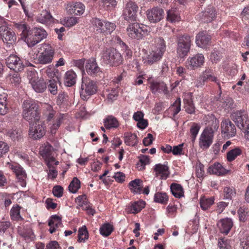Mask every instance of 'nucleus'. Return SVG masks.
<instances>
[{
	"instance_id": "f257e3e1",
	"label": "nucleus",
	"mask_w": 249,
	"mask_h": 249,
	"mask_svg": "<svg viewBox=\"0 0 249 249\" xmlns=\"http://www.w3.org/2000/svg\"><path fill=\"white\" fill-rule=\"evenodd\" d=\"M15 27L20 33L21 39L27 43L28 47H34L38 43L34 28H31L27 24L21 22L16 23Z\"/></svg>"
},
{
	"instance_id": "f03ea898",
	"label": "nucleus",
	"mask_w": 249,
	"mask_h": 249,
	"mask_svg": "<svg viewBox=\"0 0 249 249\" xmlns=\"http://www.w3.org/2000/svg\"><path fill=\"white\" fill-rule=\"evenodd\" d=\"M23 118L29 123L38 122L40 115L38 111V106L35 101L25 100L22 105Z\"/></svg>"
},
{
	"instance_id": "7ed1b4c3",
	"label": "nucleus",
	"mask_w": 249,
	"mask_h": 249,
	"mask_svg": "<svg viewBox=\"0 0 249 249\" xmlns=\"http://www.w3.org/2000/svg\"><path fill=\"white\" fill-rule=\"evenodd\" d=\"M156 49L149 53L145 58L143 59L144 63L152 65L159 61L162 57L165 50L164 40L161 37L155 39Z\"/></svg>"
},
{
	"instance_id": "20e7f679",
	"label": "nucleus",
	"mask_w": 249,
	"mask_h": 249,
	"mask_svg": "<svg viewBox=\"0 0 249 249\" xmlns=\"http://www.w3.org/2000/svg\"><path fill=\"white\" fill-rule=\"evenodd\" d=\"M97 90L96 82L89 78H83L80 90V97L82 99L87 100L90 96L95 94Z\"/></svg>"
},
{
	"instance_id": "39448f33",
	"label": "nucleus",
	"mask_w": 249,
	"mask_h": 249,
	"mask_svg": "<svg viewBox=\"0 0 249 249\" xmlns=\"http://www.w3.org/2000/svg\"><path fill=\"white\" fill-rule=\"evenodd\" d=\"M102 58L106 64L112 66H118L123 61L121 53L114 48L108 49L104 51Z\"/></svg>"
},
{
	"instance_id": "423d86ee",
	"label": "nucleus",
	"mask_w": 249,
	"mask_h": 249,
	"mask_svg": "<svg viewBox=\"0 0 249 249\" xmlns=\"http://www.w3.org/2000/svg\"><path fill=\"white\" fill-rule=\"evenodd\" d=\"M128 36L132 39L140 40L147 34L146 27L135 22L128 25L126 29Z\"/></svg>"
},
{
	"instance_id": "0eeeda50",
	"label": "nucleus",
	"mask_w": 249,
	"mask_h": 249,
	"mask_svg": "<svg viewBox=\"0 0 249 249\" xmlns=\"http://www.w3.org/2000/svg\"><path fill=\"white\" fill-rule=\"evenodd\" d=\"M16 39L15 33L7 26L3 19L0 18V40L4 43L12 44Z\"/></svg>"
},
{
	"instance_id": "6e6552de",
	"label": "nucleus",
	"mask_w": 249,
	"mask_h": 249,
	"mask_svg": "<svg viewBox=\"0 0 249 249\" xmlns=\"http://www.w3.org/2000/svg\"><path fill=\"white\" fill-rule=\"evenodd\" d=\"M42 52L40 53L38 61L40 64H47L52 62L54 54L53 48L49 44L45 43L42 45Z\"/></svg>"
},
{
	"instance_id": "1a4fd4ad",
	"label": "nucleus",
	"mask_w": 249,
	"mask_h": 249,
	"mask_svg": "<svg viewBox=\"0 0 249 249\" xmlns=\"http://www.w3.org/2000/svg\"><path fill=\"white\" fill-rule=\"evenodd\" d=\"M191 37L184 35L178 37V39L177 53L179 56L183 58L187 55L191 47Z\"/></svg>"
},
{
	"instance_id": "9d476101",
	"label": "nucleus",
	"mask_w": 249,
	"mask_h": 249,
	"mask_svg": "<svg viewBox=\"0 0 249 249\" xmlns=\"http://www.w3.org/2000/svg\"><path fill=\"white\" fill-rule=\"evenodd\" d=\"M30 124L29 131V136L34 140H38L41 138L46 133L44 124L38 122Z\"/></svg>"
},
{
	"instance_id": "9b49d317",
	"label": "nucleus",
	"mask_w": 249,
	"mask_h": 249,
	"mask_svg": "<svg viewBox=\"0 0 249 249\" xmlns=\"http://www.w3.org/2000/svg\"><path fill=\"white\" fill-rule=\"evenodd\" d=\"M36 73L35 71H30L28 77L33 89L38 93L43 92L46 89V83L43 80H38L36 78Z\"/></svg>"
},
{
	"instance_id": "f8f14e48",
	"label": "nucleus",
	"mask_w": 249,
	"mask_h": 249,
	"mask_svg": "<svg viewBox=\"0 0 249 249\" xmlns=\"http://www.w3.org/2000/svg\"><path fill=\"white\" fill-rule=\"evenodd\" d=\"M138 6L133 1L129 0L126 4L124 10L123 16L125 20L134 21L136 20V14Z\"/></svg>"
},
{
	"instance_id": "ddd939ff",
	"label": "nucleus",
	"mask_w": 249,
	"mask_h": 249,
	"mask_svg": "<svg viewBox=\"0 0 249 249\" xmlns=\"http://www.w3.org/2000/svg\"><path fill=\"white\" fill-rule=\"evenodd\" d=\"M7 67L16 72L21 71L24 68V65L21 59L16 55L11 54L6 59Z\"/></svg>"
},
{
	"instance_id": "4468645a",
	"label": "nucleus",
	"mask_w": 249,
	"mask_h": 249,
	"mask_svg": "<svg viewBox=\"0 0 249 249\" xmlns=\"http://www.w3.org/2000/svg\"><path fill=\"white\" fill-rule=\"evenodd\" d=\"M148 19L151 23H157L163 19L164 16L163 10L158 7H155L146 12Z\"/></svg>"
},
{
	"instance_id": "2eb2a0df",
	"label": "nucleus",
	"mask_w": 249,
	"mask_h": 249,
	"mask_svg": "<svg viewBox=\"0 0 249 249\" xmlns=\"http://www.w3.org/2000/svg\"><path fill=\"white\" fill-rule=\"evenodd\" d=\"M231 119L240 129H244L248 121V115L244 110L235 112L231 114Z\"/></svg>"
},
{
	"instance_id": "dca6fc26",
	"label": "nucleus",
	"mask_w": 249,
	"mask_h": 249,
	"mask_svg": "<svg viewBox=\"0 0 249 249\" xmlns=\"http://www.w3.org/2000/svg\"><path fill=\"white\" fill-rule=\"evenodd\" d=\"M222 134H224L229 138L233 137L236 134V129L234 124L229 119H226L222 121L221 124Z\"/></svg>"
},
{
	"instance_id": "f3484780",
	"label": "nucleus",
	"mask_w": 249,
	"mask_h": 249,
	"mask_svg": "<svg viewBox=\"0 0 249 249\" xmlns=\"http://www.w3.org/2000/svg\"><path fill=\"white\" fill-rule=\"evenodd\" d=\"M213 138V134L204 129L199 138V145L201 148L206 149L212 144Z\"/></svg>"
},
{
	"instance_id": "a211bd4d",
	"label": "nucleus",
	"mask_w": 249,
	"mask_h": 249,
	"mask_svg": "<svg viewBox=\"0 0 249 249\" xmlns=\"http://www.w3.org/2000/svg\"><path fill=\"white\" fill-rule=\"evenodd\" d=\"M204 62V57L202 54L198 53L192 57H189L187 61V66L192 69L201 67Z\"/></svg>"
},
{
	"instance_id": "6ab92c4d",
	"label": "nucleus",
	"mask_w": 249,
	"mask_h": 249,
	"mask_svg": "<svg viewBox=\"0 0 249 249\" xmlns=\"http://www.w3.org/2000/svg\"><path fill=\"white\" fill-rule=\"evenodd\" d=\"M206 80L214 82L216 83L218 85H219V83L217 77L213 75V72L210 70H206L204 72L203 76L199 77V79L197 81L196 86L199 87L200 86L204 85Z\"/></svg>"
},
{
	"instance_id": "aec40b11",
	"label": "nucleus",
	"mask_w": 249,
	"mask_h": 249,
	"mask_svg": "<svg viewBox=\"0 0 249 249\" xmlns=\"http://www.w3.org/2000/svg\"><path fill=\"white\" fill-rule=\"evenodd\" d=\"M154 170L156 177L160 176V179H165L169 175V167L165 164H157L155 165Z\"/></svg>"
},
{
	"instance_id": "412c9836",
	"label": "nucleus",
	"mask_w": 249,
	"mask_h": 249,
	"mask_svg": "<svg viewBox=\"0 0 249 249\" xmlns=\"http://www.w3.org/2000/svg\"><path fill=\"white\" fill-rule=\"evenodd\" d=\"M211 37L206 32L199 33L196 36V43L198 47H205L209 45Z\"/></svg>"
},
{
	"instance_id": "4be33fe9",
	"label": "nucleus",
	"mask_w": 249,
	"mask_h": 249,
	"mask_svg": "<svg viewBox=\"0 0 249 249\" xmlns=\"http://www.w3.org/2000/svg\"><path fill=\"white\" fill-rule=\"evenodd\" d=\"M85 68L87 73L90 75H96L100 71V68L98 67L95 59L93 58L87 60Z\"/></svg>"
},
{
	"instance_id": "5701e85b",
	"label": "nucleus",
	"mask_w": 249,
	"mask_h": 249,
	"mask_svg": "<svg viewBox=\"0 0 249 249\" xmlns=\"http://www.w3.org/2000/svg\"><path fill=\"white\" fill-rule=\"evenodd\" d=\"M150 89L154 94L163 92L165 94L168 93L167 87L163 82H152L150 83Z\"/></svg>"
},
{
	"instance_id": "b1692460",
	"label": "nucleus",
	"mask_w": 249,
	"mask_h": 249,
	"mask_svg": "<svg viewBox=\"0 0 249 249\" xmlns=\"http://www.w3.org/2000/svg\"><path fill=\"white\" fill-rule=\"evenodd\" d=\"M68 11L71 14L80 15L83 14L85 6L81 2H75L71 4L67 8Z\"/></svg>"
},
{
	"instance_id": "393cba45",
	"label": "nucleus",
	"mask_w": 249,
	"mask_h": 249,
	"mask_svg": "<svg viewBox=\"0 0 249 249\" xmlns=\"http://www.w3.org/2000/svg\"><path fill=\"white\" fill-rule=\"evenodd\" d=\"M220 232L227 234L233 226L232 221L231 219L226 218L221 219L218 223Z\"/></svg>"
},
{
	"instance_id": "a878e982",
	"label": "nucleus",
	"mask_w": 249,
	"mask_h": 249,
	"mask_svg": "<svg viewBox=\"0 0 249 249\" xmlns=\"http://www.w3.org/2000/svg\"><path fill=\"white\" fill-rule=\"evenodd\" d=\"M53 18L47 10H43L36 18V21L42 24H51L53 21Z\"/></svg>"
},
{
	"instance_id": "bb28decb",
	"label": "nucleus",
	"mask_w": 249,
	"mask_h": 249,
	"mask_svg": "<svg viewBox=\"0 0 249 249\" xmlns=\"http://www.w3.org/2000/svg\"><path fill=\"white\" fill-rule=\"evenodd\" d=\"M76 74L73 71H68L65 74L64 84L67 87H71L76 83Z\"/></svg>"
},
{
	"instance_id": "cd10ccee",
	"label": "nucleus",
	"mask_w": 249,
	"mask_h": 249,
	"mask_svg": "<svg viewBox=\"0 0 249 249\" xmlns=\"http://www.w3.org/2000/svg\"><path fill=\"white\" fill-rule=\"evenodd\" d=\"M14 173L19 182L20 185L24 187L26 186V182L25 179L26 178V174L23 168L18 165L17 168L16 169Z\"/></svg>"
},
{
	"instance_id": "c85d7f7f",
	"label": "nucleus",
	"mask_w": 249,
	"mask_h": 249,
	"mask_svg": "<svg viewBox=\"0 0 249 249\" xmlns=\"http://www.w3.org/2000/svg\"><path fill=\"white\" fill-rule=\"evenodd\" d=\"M128 185L131 191L135 194H141L143 188L142 181L138 178L130 181Z\"/></svg>"
},
{
	"instance_id": "c756f323",
	"label": "nucleus",
	"mask_w": 249,
	"mask_h": 249,
	"mask_svg": "<svg viewBox=\"0 0 249 249\" xmlns=\"http://www.w3.org/2000/svg\"><path fill=\"white\" fill-rule=\"evenodd\" d=\"M215 10L213 7H208L203 12V18L205 22H210L215 18Z\"/></svg>"
},
{
	"instance_id": "7c9ffc66",
	"label": "nucleus",
	"mask_w": 249,
	"mask_h": 249,
	"mask_svg": "<svg viewBox=\"0 0 249 249\" xmlns=\"http://www.w3.org/2000/svg\"><path fill=\"white\" fill-rule=\"evenodd\" d=\"M166 20L171 23L178 22L180 20L178 11L176 9H171L167 11Z\"/></svg>"
},
{
	"instance_id": "2f4dec72",
	"label": "nucleus",
	"mask_w": 249,
	"mask_h": 249,
	"mask_svg": "<svg viewBox=\"0 0 249 249\" xmlns=\"http://www.w3.org/2000/svg\"><path fill=\"white\" fill-rule=\"evenodd\" d=\"M170 189L173 195L177 198L184 196L183 189L181 185L175 183L171 184Z\"/></svg>"
},
{
	"instance_id": "473e14b6",
	"label": "nucleus",
	"mask_w": 249,
	"mask_h": 249,
	"mask_svg": "<svg viewBox=\"0 0 249 249\" xmlns=\"http://www.w3.org/2000/svg\"><path fill=\"white\" fill-rule=\"evenodd\" d=\"M208 172L210 174L220 176L225 173V169L223 167L221 164L219 163H214L211 166H210L208 169Z\"/></svg>"
},
{
	"instance_id": "72a5a7b5",
	"label": "nucleus",
	"mask_w": 249,
	"mask_h": 249,
	"mask_svg": "<svg viewBox=\"0 0 249 249\" xmlns=\"http://www.w3.org/2000/svg\"><path fill=\"white\" fill-rule=\"evenodd\" d=\"M124 139V142L127 145L134 146L138 142L137 135L135 134H125Z\"/></svg>"
},
{
	"instance_id": "f704fd0d",
	"label": "nucleus",
	"mask_w": 249,
	"mask_h": 249,
	"mask_svg": "<svg viewBox=\"0 0 249 249\" xmlns=\"http://www.w3.org/2000/svg\"><path fill=\"white\" fill-rule=\"evenodd\" d=\"M20 209L21 207L18 205H16L12 207L10 213L11 218L13 220L18 221L23 220L20 214Z\"/></svg>"
},
{
	"instance_id": "c9c22d12",
	"label": "nucleus",
	"mask_w": 249,
	"mask_h": 249,
	"mask_svg": "<svg viewBox=\"0 0 249 249\" xmlns=\"http://www.w3.org/2000/svg\"><path fill=\"white\" fill-rule=\"evenodd\" d=\"M213 197L207 198L204 196L201 197L200 200V207L203 210H206L208 209L211 207V206L213 204Z\"/></svg>"
},
{
	"instance_id": "e433bc0d",
	"label": "nucleus",
	"mask_w": 249,
	"mask_h": 249,
	"mask_svg": "<svg viewBox=\"0 0 249 249\" xmlns=\"http://www.w3.org/2000/svg\"><path fill=\"white\" fill-rule=\"evenodd\" d=\"M107 22V21L101 20L98 18H95L93 19L92 23L97 28L96 30L97 31L104 34Z\"/></svg>"
},
{
	"instance_id": "4c0bfd02",
	"label": "nucleus",
	"mask_w": 249,
	"mask_h": 249,
	"mask_svg": "<svg viewBox=\"0 0 249 249\" xmlns=\"http://www.w3.org/2000/svg\"><path fill=\"white\" fill-rule=\"evenodd\" d=\"M242 154V150L239 147L229 151L227 154V159L228 161L231 162L234 160L236 158Z\"/></svg>"
},
{
	"instance_id": "58836bf2",
	"label": "nucleus",
	"mask_w": 249,
	"mask_h": 249,
	"mask_svg": "<svg viewBox=\"0 0 249 249\" xmlns=\"http://www.w3.org/2000/svg\"><path fill=\"white\" fill-rule=\"evenodd\" d=\"M105 126L107 128H116L118 127L119 124L117 119L112 116H108L104 121Z\"/></svg>"
},
{
	"instance_id": "ea45409f",
	"label": "nucleus",
	"mask_w": 249,
	"mask_h": 249,
	"mask_svg": "<svg viewBox=\"0 0 249 249\" xmlns=\"http://www.w3.org/2000/svg\"><path fill=\"white\" fill-rule=\"evenodd\" d=\"M78 241L79 242H85L89 238V233L86 226H83L78 230Z\"/></svg>"
},
{
	"instance_id": "a19ab883",
	"label": "nucleus",
	"mask_w": 249,
	"mask_h": 249,
	"mask_svg": "<svg viewBox=\"0 0 249 249\" xmlns=\"http://www.w3.org/2000/svg\"><path fill=\"white\" fill-rule=\"evenodd\" d=\"M113 230V226L107 223L101 226L100 228V232L103 236L107 237L111 233Z\"/></svg>"
},
{
	"instance_id": "79ce46f5",
	"label": "nucleus",
	"mask_w": 249,
	"mask_h": 249,
	"mask_svg": "<svg viewBox=\"0 0 249 249\" xmlns=\"http://www.w3.org/2000/svg\"><path fill=\"white\" fill-rule=\"evenodd\" d=\"M221 102V104L220 105L221 107L224 108L225 110H227L228 111L234 107L235 105L234 104L233 100L231 97H227L225 99H223Z\"/></svg>"
},
{
	"instance_id": "37998d69",
	"label": "nucleus",
	"mask_w": 249,
	"mask_h": 249,
	"mask_svg": "<svg viewBox=\"0 0 249 249\" xmlns=\"http://www.w3.org/2000/svg\"><path fill=\"white\" fill-rule=\"evenodd\" d=\"M22 131L20 129H15L9 131L8 136L14 142H19L22 139Z\"/></svg>"
},
{
	"instance_id": "c03bdc74",
	"label": "nucleus",
	"mask_w": 249,
	"mask_h": 249,
	"mask_svg": "<svg viewBox=\"0 0 249 249\" xmlns=\"http://www.w3.org/2000/svg\"><path fill=\"white\" fill-rule=\"evenodd\" d=\"M168 200V196L165 193L158 192L155 194L154 201L161 204H166Z\"/></svg>"
},
{
	"instance_id": "a18cd8bd",
	"label": "nucleus",
	"mask_w": 249,
	"mask_h": 249,
	"mask_svg": "<svg viewBox=\"0 0 249 249\" xmlns=\"http://www.w3.org/2000/svg\"><path fill=\"white\" fill-rule=\"evenodd\" d=\"M145 202L142 200L134 202L130 206V211L133 213H137L144 207Z\"/></svg>"
},
{
	"instance_id": "49530a36",
	"label": "nucleus",
	"mask_w": 249,
	"mask_h": 249,
	"mask_svg": "<svg viewBox=\"0 0 249 249\" xmlns=\"http://www.w3.org/2000/svg\"><path fill=\"white\" fill-rule=\"evenodd\" d=\"M211 124L204 129H207L209 132L213 134L214 131H216L219 127V121L213 116L211 117Z\"/></svg>"
},
{
	"instance_id": "de8ad7c7",
	"label": "nucleus",
	"mask_w": 249,
	"mask_h": 249,
	"mask_svg": "<svg viewBox=\"0 0 249 249\" xmlns=\"http://www.w3.org/2000/svg\"><path fill=\"white\" fill-rule=\"evenodd\" d=\"M34 31L36 32V39L38 43L47 36L46 31L42 28L34 27Z\"/></svg>"
},
{
	"instance_id": "09e8293b",
	"label": "nucleus",
	"mask_w": 249,
	"mask_h": 249,
	"mask_svg": "<svg viewBox=\"0 0 249 249\" xmlns=\"http://www.w3.org/2000/svg\"><path fill=\"white\" fill-rule=\"evenodd\" d=\"M64 115L61 114L56 118L55 122L53 124L50 128L51 133L52 134H55L56 130L60 127L61 123L63 122Z\"/></svg>"
},
{
	"instance_id": "8fccbe9b",
	"label": "nucleus",
	"mask_w": 249,
	"mask_h": 249,
	"mask_svg": "<svg viewBox=\"0 0 249 249\" xmlns=\"http://www.w3.org/2000/svg\"><path fill=\"white\" fill-rule=\"evenodd\" d=\"M80 187V181L76 177L74 178L69 186V190L70 192L74 194Z\"/></svg>"
},
{
	"instance_id": "3c124183",
	"label": "nucleus",
	"mask_w": 249,
	"mask_h": 249,
	"mask_svg": "<svg viewBox=\"0 0 249 249\" xmlns=\"http://www.w3.org/2000/svg\"><path fill=\"white\" fill-rule=\"evenodd\" d=\"M62 225L61 217L57 215H52L48 222L49 226L53 225L56 228H58Z\"/></svg>"
},
{
	"instance_id": "603ef678",
	"label": "nucleus",
	"mask_w": 249,
	"mask_h": 249,
	"mask_svg": "<svg viewBox=\"0 0 249 249\" xmlns=\"http://www.w3.org/2000/svg\"><path fill=\"white\" fill-rule=\"evenodd\" d=\"M139 162L137 163V167L139 170H142L144 169L145 166L149 162L148 156L146 155H141L139 157Z\"/></svg>"
},
{
	"instance_id": "864d4df0",
	"label": "nucleus",
	"mask_w": 249,
	"mask_h": 249,
	"mask_svg": "<svg viewBox=\"0 0 249 249\" xmlns=\"http://www.w3.org/2000/svg\"><path fill=\"white\" fill-rule=\"evenodd\" d=\"M55 113V111L53 109V107L51 106L48 105L46 106L44 115L46 118V120L48 122H49L52 120V119L54 117Z\"/></svg>"
},
{
	"instance_id": "5fc2aeb1",
	"label": "nucleus",
	"mask_w": 249,
	"mask_h": 249,
	"mask_svg": "<svg viewBox=\"0 0 249 249\" xmlns=\"http://www.w3.org/2000/svg\"><path fill=\"white\" fill-rule=\"evenodd\" d=\"M200 125L194 123L190 129V132L191 133V139L192 142H194L196 140V137L200 129Z\"/></svg>"
},
{
	"instance_id": "6e6d98bb",
	"label": "nucleus",
	"mask_w": 249,
	"mask_h": 249,
	"mask_svg": "<svg viewBox=\"0 0 249 249\" xmlns=\"http://www.w3.org/2000/svg\"><path fill=\"white\" fill-rule=\"evenodd\" d=\"M116 4L115 0H102L100 2V6L105 10H109L114 7Z\"/></svg>"
},
{
	"instance_id": "4d7b16f0",
	"label": "nucleus",
	"mask_w": 249,
	"mask_h": 249,
	"mask_svg": "<svg viewBox=\"0 0 249 249\" xmlns=\"http://www.w3.org/2000/svg\"><path fill=\"white\" fill-rule=\"evenodd\" d=\"M184 108L188 113L193 114L195 113V107L192 99L184 101Z\"/></svg>"
},
{
	"instance_id": "13d9d810",
	"label": "nucleus",
	"mask_w": 249,
	"mask_h": 249,
	"mask_svg": "<svg viewBox=\"0 0 249 249\" xmlns=\"http://www.w3.org/2000/svg\"><path fill=\"white\" fill-rule=\"evenodd\" d=\"M61 22L65 26L71 27L78 22V19L76 17H69L63 19Z\"/></svg>"
},
{
	"instance_id": "bf43d9fd",
	"label": "nucleus",
	"mask_w": 249,
	"mask_h": 249,
	"mask_svg": "<svg viewBox=\"0 0 249 249\" xmlns=\"http://www.w3.org/2000/svg\"><path fill=\"white\" fill-rule=\"evenodd\" d=\"M224 199L231 200L235 195V190L230 187H225L224 189Z\"/></svg>"
},
{
	"instance_id": "052dcab7",
	"label": "nucleus",
	"mask_w": 249,
	"mask_h": 249,
	"mask_svg": "<svg viewBox=\"0 0 249 249\" xmlns=\"http://www.w3.org/2000/svg\"><path fill=\"white\" fill-rule=\"evenodd\" d=\"M52 149L53 147L52 146L49 144H47L41 148L40 152L41 155L44 158H45L46 157H48L49 156H51L52 153Z\"/></svg>"
},
{
	"instance_id": "680f3d73",
	"label": "nucleus",
	"mask_w": 249,
	"mask_h": 249,
	"mask_svg": "<svg viewBox=\"0 0 249 249\" xmlns=\"http://www.w3.org/2000/svg\"><path fill=\"white\" fill-rule=\"evenodd\" d=\"M48 89L50 92L55 95L57 93V86L56 81L54 79L50 80L49 81Z\"/></svg>"
},
{
	"instance_id": "e2e57ef3",
	"label": "nucleus",
	"mask_w": 249,
	"mask_h": 249,
	"mask_svg": "<svg viewBox=\"0 0 249 249\" xmlns=\"http://www.w3.org/2000/svg\"><path fill=\"white\" fill-rule=\"evenodd\" d=\"M218 245L220 249H231L229 241L224 238L219 239Z\"/></svg>"
},
{
	"instance_id": "0e129e2a",
	"label": "nucleus",
	"mask_w": 249,
	"mask_h": 249,
	"mask_svg": "<svg viewBox=\"0 0 249 249\" xmlns=\"http://www.w3.org/2000/svg\"><path fill=\"white\" fill-rule=\"evenodd\" d=\"M53 193L57 197H60L63 194V188L60 185H56L53 187Z\"/></svg>"
},
{
	"instance_id": "69168bd1",
	"label": "nucleus",
	"mask_w": 249,
	"mask_h": 249,
	"mask_svg": "<svg viewBox=\"0 0 249 249\" xmlns=\"http://www.w3.org/2000/svg\"><path fill=\"white\" fill-rule=\"evenodd\" d=\"M181 101L180 98H178L173 105V115H176L180 111Z\"/></svg>"
},
{
	"instance_id": "338daca9",
	"label": "nucleus",
	"mask_w": 249,
	"mask_h": 249,
	"mask_svg": "<svg viewBox=\"0 0 249 249\" xmlns=\"http://www.w3.org/2000/svg\"><path fill=\"white\" fill-rule=\"evenodd\" d=\"M68 97L67 94L64 92L59 93L56 101L57 104L60 105L64 103L67 100Z\"/></svg>"
},
{
	"instance_id": "774afa93",
	"label": "nucleus",
	"mask_w": 249,
	"mask_h": 249,
	"mask_svg": "<svg viewBox=\"0 0 249 249\" xmlns=\"http://www.w3.org/2000/svg\"><path fill=\"white\" fill-rule=\"evenodd\" d=\"M115 27L116 26L114 23L107 21L106 26L104 34H110L115 30Z\"/></svg>"
}]
</instances>
